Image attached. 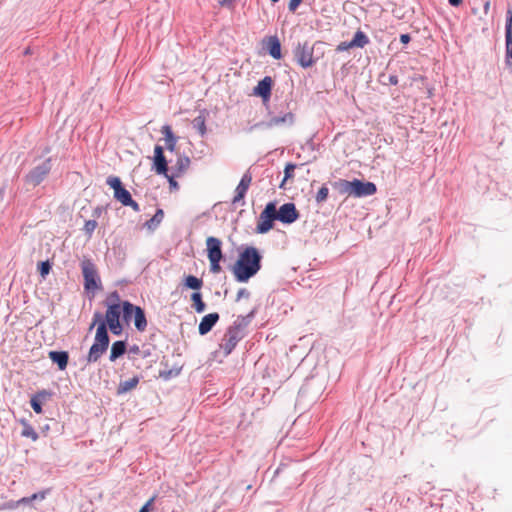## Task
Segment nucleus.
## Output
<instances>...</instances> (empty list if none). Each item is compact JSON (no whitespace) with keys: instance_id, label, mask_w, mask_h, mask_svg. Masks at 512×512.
Masks as SVG:
<instances>
[{"instance_id":"25","label":"nucleus","mask_w":512,"mask_h":512,"mask_svg":"<svg viewBox=\"0 0 512 512\" xmlns=\"http://www.w3.org/2000/svg\"><path fill=\"white\" fill-rule=\"evenodd\" d=\"M293 121H294V114L291 113V112H288V113H286L282 117H273V118H271L267 125L269 127H273V126L281 125L283 123L292 124Z\"/></svg>"},{"instance_id":"50","label":"nucleus","mask_w":512,"mask_h":512,"mask_svg":"<svg viewBox=\"0 0 512 512\" xmlns=\"http://www.w3.org/2000/svg\"><path fill=\"white\" fill-rule=\"evenodd\" d=\"M271 1H272L273 3H276V2H278L279 0H271Z\"/></svg>"},{"instance_id":"11","label":"nucleus","mask_w":512,"mask_h":512,"mask_svg":"<svg viewBox=\"0 0 512 512\" xmlns=\"http://www.w3.org/2000/svg\"><path fill=\"white\" fill-rule=\"evenodd\" d=\"M51 170L50 159H46L42 164L34 167L27 175L26 182L33 186L39 185L49 174Z\"/></svg>"},{"instance_id":"10","label":"nucleus","mask_w":512,"mask_h":512,"mask_svg":"<svg viewBox=\"0 0 512 512\" xmlns=\"http://www.w3.org/2000/svg\"><path fill=\"white\" fill-rule=\"evenodd\" d=\"M274 220H277L276 217V205L273 202L268 203L264 210L260 213L256 232L260 234H265L269 232L273 228Z\"/></svg>"},{"instance_id":"47","label":"nucleus","mask_w":512,"mask_h":512,"mask_svg":"<svg viewBox=\"0 0 512 512\" xmlns=\"http://www.w3.org/2000/svg\"><path fill=\"white\" fill-rule=\"evenodd\" d=\"M472 12H473V14H476L477 10L476 9H472Z\"/></svg>"},{"instance_id":"12","label":"nucleus","mask_w":512,"mask_h":512,"mask_svg":"<svg viewBox=\"0 0 512 512\" xmlns=\"http://www.w3.org/2000/svg\"><path fill=\"white\" fill-rule=\"evenodd\" d=\"M297 62L303 67L308 68L314 65L313 48L307 43L298 44L294 51Z\"/></svg>"},{"instance_id":"14","label":"nucleus","mask_w":512,"mask_h":512,"mask_svg":"<svg viewBox=\"0 0 512 512\" xmlns=\"http://www.w3.org/2000/svg\"><path fill=\"white\" fill-rule=\"evenodd\" d=\"M153 168L157 174L167 176L168 162L160 145L154 147Z\"/></svg>"},{"instance_id":"27","label":"nucleus","mask_w":512,"mask_h":512,"mask_svg":"<svg viewBox=\"0 0 512 512\" xmlns=\"http://www.w3.org/2000/svg\"><path fill=\"white\" fill-rule=\"evenodd\" d=\"M139 383L138 377H133L128 380H125L119 384L118 392L125 393L132 389H134Z\"/></svg>"},{"instance_id":"8","label":"nucleus","mask_w":512,"mask_h":512,"mask_svg":"<svg viewBox=\"0 0 512 512\" xmlns=\"http://www.w3.org/2000/svg\"><path fill=\"white\" fill-rule=\"evenodd\" d=\"M81 270L84 278V289L86 291L94 293L96 290L102 289L97 267L90 259L82 260Z\"/></svg>"},{"instance_id":"32","label":"nucleus","mask_w":512,"mask_h":512,"mask_svg":"<svg viewBox=\"0 0 512 512\" xmlns=\"http://www.w3.org/2000/svg\"><path fill=\"white\" fill-rule=\"evenodd\" d=\"M296 168V165L295 164H292V163H288L286 166H285V169H284V179L280 185L281 188L284 187V183L293 178L294 177V170Z\"/></svg>"},{"instance_id":"28","label":"nucleus","mask_w":512,"mask_h":512,"mask_svg":"<svg viewBox=\"0 0 512 512\" xmlns=\"http://www.w3.org/2000/svg\"><path fill=\"white\" fill-rule=\"evenodd\" d=\"M164 218V212L162 209H158L154 216L148 220L145 225L148 229L153 230L155 229L163 220Z\"/></svg>"},{"instance_id":"39","label":"nucleus","mask_w":512,"mask_h":512,"mask_svg":"<svg viewBox=\"0 0 512 512\" xmlns=\"http://www.w3.org/2000/svg\"><path fill=\"white\" fill-rule=\"evenodd\" d=\"M165 177L167 178L171 189L177 190L179 188L178 182L175 180V178H178L179 176H176L175 173H172L171 175L167 173V176Z\"/></svg>"},{"instance_id":"36","label":"nucleus","mask_w":512,"mask_h":512,"mask_svg":"<svg viewBox=\"0 0 512 512\" xmlns=\"http://www.w3.org/2000/svg\"><path fill=\"white\" fill-rule=\"evenodd\" d=\"M97 225L95 220H88L85 222L83 230L87 235L91 236Z\"/></svg>"},{"instance_id":"29","label":"nucleus","mask_w":512,"mask_h":512,"mask_svg":"<svg viewBox=\"0 0 512 512\" xmlns=\"http://www.w3.org/2000/svg\"><path fill=\"white\" fill-rule=\"evenodd\" d=\"M185 286L193 290H200L203 286V281L196 276L188 275L185 278Z\"/></svg>"},{"instance_id":"5","label":"nucleus","mask_w":512,"mask_h":512,"mask_svg":"<svg viewBox=\"0 0 512 512\" xmlns=\"http://www.w3.org/2000/svg\"><path fill=\"white\" fill-rule=\"evenodd\" d=\"M109 345V336L105 322H101L96 330L93 345L90 347L87 361L89 363L97 362L100 357L106 352Z\"/></svg>"},{"instance_id":"18","label":"nucleus","mask_w":512,"mask_h":512,"mask_svg":"<svg viewBox=\"0 0 512 512\" xmlns=\"http://www.w3.org/2000/svg\"><path fill=\"white\" fill-rule=\"evenodd\" d=\"M219 320V314L218 313H210L205 315L198 326V331L200 335H205L208 332L211 331L213 326L217 323Z\"/></svg>"},{"instance_id":"21","label":"nucleus","mask_w":512,"mask_h":512,"mask_svg":"<svg viewBox=\"0 0 512 512\" xmlns=\"http://www.w3.org/2000/svg\"><path fill=\"white\" fill-rule=\"evenodd\" d=\"M49 358L56 363L60 370H64L68 364V353L65 351H50Z\"/></svg>"},{"instance_id":"15","label":"nucleus","mask_w":512,"mask_h":512,"mask_svg":"<svg viewBox=\"0 0 512 512\" xmlns=\"http://www.w3.org/2000/svg\"><path fill=\"white\" fill-rule=\"evenodd\" d=\"M368 42H369V39L366 36V34L362 31H357L351 41L341 42L337 46L336 50L338 52H343V51H346V50H349V49H352L355 47L363 48L365 45L368 44Z\"/></svg>"},{"instance_id":"7","label":"nucleus","mask_w":512,"mask_h":512,"mask_svg":"<svg viewBox=\"0 0 512 512\" xmlns=\"http://www.w3.org/2000/svg\"><path fill=\"white\" fill-rule=\"evenodd\" d=\"M206 250L210 263V271L214 274L220 273L222 270L220 262L223 259L222 241L213 236L207 237Z\"/></svg>"},{"instance_id":"37","label":"nucleus","mask_w":512,"mask_h":512,"mask_svg":"<svg viewBox=\"0 0 512 512\" xmlns=\"http://www.w3.org/2000/svg\"><path fill=\"white\" fill-rule=\"evenodd\" d=\"M45 497H46V492L42 491V492H39V493H35L32 496H30V497L23 498L21 500V502H23V503H30L33 500H38V499L39 500H43Z\"/></svg>"},{"instance_id":"13","label":"nucleus","mask_w":512,"mask_h":512,"mask_svg":"<svg viewBox=\"0 0 512 512\" xmlns=\"http://www.w3.org/2000/svg\"><path fill=\"white\" fill-rule=\"evenodd\" d=\"M277 220L285 224H291L299 218V213L294 203H285L276 210Z\"/></svg>"},{"instance_id":"20","label":"nucleus","mask_w":512,"mask_h":512,"mask_svg":"<svg viewBox=\"0 0 512 512\" xmlns=\"http://www.w3.org/2000/svg\"><path fill=\"white\" fill-rule=\"evenodd\" d=\"M267 49L274 59L279 60L282 57L281 44L277 36H270L267 39Z\"/></svg>"},{"instance_id":"43","label":"nucleus","mask_w":512,"mask_h":512,"mask_svg":"<svg viewBox=\"0 0 512 512\" xmlns=\"http://www.w3.org/2000/svg\"><path fill=\"white\" fill-rule=\"evenodd\" d=\"M101 318H102V316H101V314H100L99 312H96V313L94 314V319H93L92 324L90 325V330H91V329H93V327L96 325V323H97L98 321H100V320H101Z\"/></svg>"},{"instance_id":"45","label":"nucleus","mask_w":512,"mask_h":512,"mask_svg":"<svg viewBox=\"0 0 512 512\" xmlns=\"http://www.w3.org/2000/svg\"><path fill=\"white\" fill-rule=\"evenodd\" d=\"M483 8H484V13L487 15L490 10V1L489 0L485 1Z\"/></svg>"},{"instance_id":"23","label":"nucleus","mask_w":512,"mask_h":512,"mask_svg":"<svg viewBox=\"0 0 512 512\" xmlns=\"http://www.w3.org/2000/svg\"><path fill=\"white\" fill-rule=\"evenodd\" d=\"M190 163H191V161H190L189 157L179 156L176 161V164L173 168L174 169L173 173H175L176 176H182L188 170Z\"/></svg>"},{"instance_id":"30","label":"nucleus","mask_w":512,"mask_h":512,"mask_svg":"<svg viewBox=\"0 0 512 512\" xmlns=\"http://www.w3.org/2000/svg\"><path fill=\"white\" fill-rule=\"evenodd\" d=\"M191 300L193 302V307L198 313H202L205 310V303L202 300V295L200 292H194L191 295Z\"/></svg>"},{"instance_id":"31","label":"nucleus","mask_w":512,"mask_h":512,"mask_svg":"<svg viewBox=\"0 0 512 512\" xmlns=\"http://www.w3.org/2000/svg\"><path fill=\"white\" fill-rule=\"evenodd\" d=\"M21 423L23 425V430H22V435L24 437H29L31 438L32 440H36L38 438V435L37 433L34 431V429L28 425L25 421V419H22L21 420Z\"/></svg>"},{"instance_id":"16","label":"nucleus","mask_w":512,"mask_h":512,"mask_svg":"<svg viewBox=\"0 0 512 512\" xmlns=\"http://www.w3.org/2000/svg\"><path fill=\"white\" fill-rule=\"evenodd\" d=\"M273 86V80L270 76L264 77L260 80L257 86L254 87V94L260 96L264 101H268L271 97V90Z\"/></svg>"},{"instance_id":"19","label":"nucleus","mask_w":512,"mask_h":512,"mask_svg":"<svg viewBox=\"0 0 512 512\" xmlns=\"http://www.w3.org/2000/svg\"><path fill=\"white\" fill-rule=\"evenodd\" d=\"M161 133L164 136V142H165L166 149L173 152L176 148L178 138L174 135L171 126H169V125L162 126Z\"/></svg>"},{"instance_id":"46","label":"nucleus","mask_w":512,"mask_h":512,"mask_svg":"<svg viewBox=\"0 0 512 512\" xmlns=\"http://www.w3.org/2000/svg\"><path fill=\"white\" fill-rule=\"evenodd\" d=\"M448 1H449V4L452 6H459L463 2V0H448Z\"/></svg>"},{"instance_id":"6","label":"nucleus","mask_w":512,"mask_h":512,"mask_svg":"<svg viewBox=\"0 0 512 512\" xmlns=\"http://www.w3.org/2000/svg\"><path fill=\"white\" fill-rule=\"evenodd\" d=\"M123 320L126 323L133 321L137 331L144 332L147 328V319L144 310L129 301L122 302Z\"/></svg>"},{"instance_id":"26","label":"nucleus","mask_w":512,"mask_h":512,"mask_svg":"<svg viewBox=\"0 0 512 512\" xmlns=\"http://www.w3.org/2000/svg\"><path fill=\"white\" fill-rule=\"evenodd\" d=\"M193 127L197 129L201 136H204L207 132L206 129V117L203 113L195 117L192 121Z\"/></svg>"},{"instance_id":"49","label":"nucleus","mask_w":512,"mask_h":512,"mask_svg":"<svg viewBox=\"0 0 512 512\" xmlns=\"http://www.w3.org/2000/svg\"><path fill=\"white\" fill-rule=\"evenodd\" d=\"M139 350V347H136L135 349H133V352H136Z\"/></svg>"},{"instance_id":"22","label":"nucleus","mask_w":512,"mask_h":512,"mask_svg":"<svg viewBox=\"0 0 512 512\" xmlns=\"http://www.w3.org/2000/svg\"><path fill=\"white\" fill-rule=\"evenodd\" d=\"M50 394L46 391H41L31 398V406L36 414L42 413V403L48 399Z\"/></svg>"},{"instance_id":"42","label":"nucleus","mask_w":512,"mask_h":512,"mask_svg":"<svg viewBox=\"0 0 512 512\" xmlns=\"http://www.w3.org/2000/svg\"><path fill=\"white\" fill-rule=\"evenodd\" d=\"M242 297H249V292L245 288H242L237 292L236 299L240 300Z\"/></svg>"},{"instance_id":"2","label":"nucleus","mask_w":512,"mask_h":512,"mask_svg":"<svg viewBox=\"0 0 512 512\" xmlns=\"http://www.w3.org/2000/svg\"><path fill=\"white\" fill-rule=\"evenodd\" d=\"M253 316L254 311H251L246 316H238L233 324L228 327L220 343V349L223 350L225 356L229 355L244 337L245 329Z\"/></svg>"},{"instance_id":"33","label":"nucleus","mask_w":512,"mask_h":512,"mask_svg":"<svg viewBox=\"0 0 512 512\" xmlns=\"http://www.w3.org/2000/svg\"><path fill=\"white\" fill-rule=\"evenodd\" d=\"M506 63L512 66V37H506Z\"/></svg>"},{"instance_id":"3","label":"nucleus","mask_w":512,"mask_h":512,"mask_svg":"<svg viewBox=\"0 0 512 512\" xmlns=\"http://www.w3.org/2000/svg\"><path fill=\"white\" fill-rule=\"evenodd\" d=\"M334 187L342 195L353 196L361 198L365 196H371L376 193V185L372 182H363L359 179L348 181L340 179L334 183Z\"/></svg>"},{"instance_id":"1","label":"nucleus","mask_w":512,"mask_h":512,"mask_svg":"<svg viewBox=\"0 0 512 512\" xmlns=\"http://www.w3.org/2000/svg\"><path fill=\"white\" fill-rule=\"evenodd\" d=\"M262 256L257 248L248 246L240 252L232 266V273L238 282L245 283L261 269Z\"/></svg>"},{"instance_id":"4","label":"nucleus","mask_w":512,"mask_h":512,"mask_svg":"<svg viewBox=\"0 0 512 512\" xmlns=\"http://www.w3.org/2000/svg\"><path fill=\"white\" fill-rule=\"evenodd\" d=\"M106 306V327L108 326L114 335H121L123 326L120 322V316L121 314L123 315V310L118 292L114 291L108 295L106 299Z\"/></svg>"},{"instance_id":"34","label":"nucleus","mask_w":512,"mask_h":512,"mask_svg":"<svg viewBox=\"0 0 512 512\" xmlns=\"http://www.w3.org/2000/svg\"><path fill=\"white\" fill-rule=\"evenodd\" d=\"M328 194H329V189L326 186H322L318 190L315 199L318 203L324 202L327 199Z\"/></svg>"},{"instance_id":"38","label":"nucleus","mask_w":512,"mask_h":512,"mask_svg":"<svg viewBox=\"0 0 512 512\" xmlns=\"http://www.w3.org/2000/svg\"><path fill=\"white\" fill-rule=\"evenodd\" d=\"M506 37H512V11H507Z\"/></svg>"},{"instance_id":"9","label":"nucleus","mask_w":512,"mask_h":512,"mask_svg":"<svg viewBox=\"0 0 512 512\" xmlns=\"http://www.w3.org/2000/svg\"><path fill=\"white\" fill-rule=\"evenodd\" d=\"M106 182L114 190V198L117 201L124 206L131 207L135 212L140 211L139 204L132 199L130 192L122 186L120 178L110 176Z\"/></svg>"},{"instance_id":"48","label":"nucleus","mask_w":512,"mask_h":512,"mask_svg":"<svg viewBox=\"0 0 512 512\" xmlns=\"http://www.w3.org/2000/svg\"><path fill=\"white\" fill-rule=\"evenodd\" d=\"M139 350V347H136L135 349H133V352H136Z\"/></svg>"},{"instance_id":"40","label":"nucleus","mask_w":512,"mask_h":512,"mask_svg":"<svg viewBox=\"0 0 512 512\" xmlns=\"http://www.w3.org/2000/svg\"><path fill=\"white\" fill-rule=\"evenodd\" d=\"M155 500V496H153L152 498H150L142 507L141 509L139 510V512H150L151 510V506L153 504Z\"/></svg>"},{"instance_id":"35","label":"nucleus","mask_w":512,"mask_h":512,"mask_svg":"<svg viewBox=\"0 0 512 512\" xmlns=\"http://www.w3.org/2000/svg\"><path fill=\"white\" fill-rule=\"evenodd\" d=\"M50 270L51 265L49 261L41 262L38 266V271L43 278H45L49 274Z\"/></svg>"},{"instance_id":"41","label":"nucleus","mask_w":512,"mask_h":512,"mask_svg":"<svg viewBox=\"0 0 512 512\" xmlns=\"http://www.w3.org/2000/svg\"><path fill=\"white\" fill-rule=\"evenodd\" d=\"M303 0H290L288 4V8L291 12H294L298 6L301 4Z\"/></svg>"},{"instance_id":"17","label":"nucleus","mask_w":512,"mask_h":512,"mask_svg":"<svg viewBox=\"0 0 512 512\" xmlns=\"http://www.w3.org/2000/svg\"><path fill=\"white\" fill-rule=\"evenodd\" d=\"M252 182V175L249 172L244 173L238 186L235 189L233 203H238L245 197Z\"/></svg>"},{"instance_id":"44","label":"nucleus","mask_w":512,"mask_h":512,"mask_svg":"<svg viewBox=\"0 0 512 512\" xmlns=\"http://www.w3.org/2000/svg\"><path fill=\"white\" fill-rule=\"evenodd\" d=\"M410 39H411V38H410V35H409V34H402V35H400V41H401V43H403V44H407V43H409Z\"/></svg>"},{"instance_id":"24","label":"nucleus","mask_w":512,"mask_h":512,"mask_svg":"<svg viewBox=\"0 0 512 512\" xmlns=\"http://www.w3.org/2000/svg\"><path fill=\"white\" fill-rule=\"evenodd\" d=\"M126 351V343L124 341H116L111 346L110 361L114 362L121 357Z\"/></svg>"}]
</instances>
